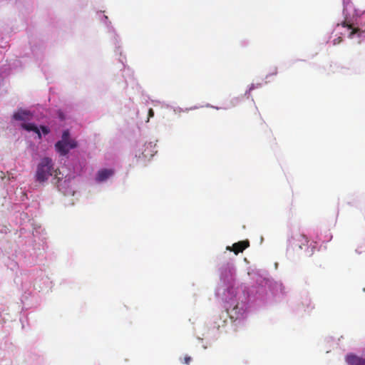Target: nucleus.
Listing matches in <instances>:
<instances>
[{
	"instance_id": "12",
	"label": "nucleus",
	"mask_w": 365,
	"mask_h": 365,
	"mask_svg": "<svg viewBox=\"0 0 365 365\" xmlns=\"http://www.w3.org/2000/svg\"><path fill=\"white\" fill-rule=\"evenodd\" d=\"M153 116H154V110H153V108H150L148 110V118L147 122L149 121L150 118H152Z\"/></svg>"
},
{
	"instance_id": "3",
	"label": "nucleus",
	"mask_w": 365,
	"mask_h": 365,
	"mask_svg": "<svg viewBox=\"0 0 365 365\" xmlns=\"http://www.w3.org/2000/svg\"><path fill=\"white\" fill-rule=\"evenodd\" d=\"M308 237L302 234H295L289 240L288 250L293 252H298L308 247Z\"/></svg>"
},
{
	"instance_id": "4",
	"label": "nucleus",
	"mask_w": 365,
	"mask_h": 365,
	"mask_svg": "<svg viewBox=\"0 0 365 365\" xmlns=\"http://www.w3.org/2000/svg\"><path fill=\"white\" fill-rule=\"evenodd\" d=\"M33 114L28 110L19 109L13 115V118L16 120H29L32 118Z\"/></svg>"
},
{
	"instance_id": "2",
	"label": "nucleus",
	"mask_w": 365,
	"mask_h": 365,
	"mask_svg": "<svg viewBox=\"0 0 365 365\" xmlns=\"http://www.w3.org/2000/svg\"><path fill=\"white\" fill-rule=\"evenodd\" d=\"M78 143L70 138V132L66 130L63 132L61 139L56 143L55 149L61 156L66 155L70 150L77 148Z\"/></svg>"
},
{
	"instance_id": "11",
	"label": "nucleus",
	"mask_w": 365,
	"mask_h": 365,
	"mask_svg": "<svg viewBox=\"0 0 365 365\" xmlns=\"http://www.w3.org/2000/svg\"><path fill=\"white\" fill-rule=\"evenodd\" d=\"M192 359L190 356H185L184 358H183V360L182 361V363L185 364H189L191 361Z\"/></svg>"
},
{
	"instance_id": "14",
	"label": "nucleus",
	"mask_w": 365,
	"mask_h": 365,
	"mask_svg": "<svg viewBox=\"0 0 365 365\" xmlns=\"http://www.w3.org/2000/svg\"><path fill=\"white\" fill-rule=\"evenodd\" d=\"M147 146H148H148L151 147V146H152V145H151V143H148V145H147Z\"/></svg>"
},
{
	"instance_id": "9",
	"label": "nucleus",
	"mask_w": 365,
	"mask_h": 365,
	"mask_svg": "<svg viewBox=\"0 0 365 365\" xmlns=\"http://www.w3.org/2000/svg\"><path fill=\"white\" fill-rule=\"evenodd\" d=\"M342 26H343L344 27H348L349 29H352V31H351V33H350V34H349V37H350V38H352V37H353V36H354V34H356V33H358V32H359V31H361V30H360V29H359V28L354 29V28L352 27V25H351V24H348L346 21L343 22V23H342Z\"/></svg>"
},
{
	"instance_id": "5",
	"label": "nucleus",
	"mask_w": 365,
	"mask_h": 365,
	"mask_svg": "<svg viewBox=\"0 0 365 365\" xmlns=\"http://www.w3.org/2000/svg\"><path fill=\"white\" fill-rule=\"evenodd\" d=\"M250 246V242L248 240L240 241L238 242L234 243L232 246L227 247V249L235 252V255L239 254L240 252H242L247 247Z\"/></svg>"
},
{
	"instance_id": "7",
	"label": "nucleus",
	"mask_w": 365,
	"mask_h": 365,
	"mask_svg": "<svg viewBox=\"0 0 365 365\" xmlns=\"http://www.w3.org/2000/svg\"><path fill=\"white\" fill-rule=\"evenodd\" d=\"M113 174V170L111 169H102L98 172L96 179L98 182H103L107 180Z\"/></svg>"
},
{
	"instance_id": "8",
	"label": "nucleus",
	"mask_w": 365,
	"mask_h": 365,
	"mask_svg": "<svg viewBox=\"0 0 365 365\" xmlns=\"http://www.w3.org/2000/svg\"><path fill=\"white\" fill-rule=\"evenodd\" d=\"M21 128L27 131H34L38 135L39 139L41 138V133L38 127L34 123H22Z\"/></svg>"
},
{
	"instance_id": "10",
	"label": "nucleus",
	"mask_w": 365,
	"mask_h": 365,
	"mask_svg": "<svg viewBox=\"0 0 365 365\" xmlns=\"http://www.w3.org/2000/svg\"><path fill=\"white\" fill-rule=\"evenodd\" d=\"M40 128L44 135H47L50 133V129L47 126L41 125Z\"/></svg>"
},
{
	"instance_id": "6",
	"label": "nucleus",
	"mask_w": 365,
	"mask_h": 365,
	"mask_svg": "<svg viewBox=\"0 0 365 365\" xmlns=\"http://www.w3.org/2000/svg\"><path fill=\"white\" fill-rule=\"evenodd\" d=\"M346 361L349 365H365V359L352 354L346 356Z\"/></svg>"
},
{
	"instance_id": "13",
	"label": "nucleus",
	"mask_w": 365,
	"mask_h": 365,
	"mask_svg": "<svg viewBox=\"0 0 365 365\" xmlns=\"http://www.w3.org/2000/svg\"><path fill=\"white\" fill-rule=\"evenodd\" d=\"M59 117H60L61 119H63V115H62L61 113H59Z\"/></svg>"
},
{
	"instance_id": "1",
	"label": "nucleus",
	"mask_w": 365,
	"mask_h": 365,
	"mask_svg": "<svg viewBox=\"0 0 365 365\" xmlns=\"http://www.w3.org/2000/svg\"><path fill=\"white\" fill-rule=\"evenodd\" d=\"M53 176V182L57 186L59 190L65 194L69 191L66 190V185L69 182V180L65 179L63 181V175L58 168H54V163L51 158L44 157L41 159L37 165L35 174L36 180L39 183L46 182L49 177Z\"/></svg>"
},
{
	"instance_id": "15",
	"label": "nucleus",
	"mask_w": 365,
	"mask_h": 365,
	"mask_svg": "<svg viewBox=\"0 0 365 365\" xmlns=\"http://www.w3.org/2000/svg\"><path fill=\"white\" fill-rule=\"evenodd\" d=\"M143 154L144 155V156H147L146 154H145V151L143 153Z\"/></svg>"
}]
</instances>
